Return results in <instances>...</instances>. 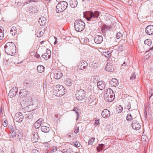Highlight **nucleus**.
Returning a JSON list of instances; mask_svg holds the SVG:
<instances>
[{"label":"nucleus","mask_w":153,"mask_h":153,"mask_svg":"<svg viewBox=\"0 0 153 153\" xmlns=\"http://www.w3.org/2000/svg\"><path fill=\"white\" fill-rule=\"evenodd\" d=\"M35 56L37 58H39L40 57V56L39 54L36 55Z\"/></svg>","instance_id":"nucleus-61"},{"label":"nucleus","mask_w":153,"mask_h":153,"mask_svg":"<svg viewBox=\"0 0 153 153\" xmlns=\"http://www.w3.org/2000/svg\"><path fill=\"white\" fill-rule=\"evenodd\" d=\"M78 66L81 70L85 69L88 66V63L86 61L82 60L78 64Z\"/></svg>","instance_id":"nucleus-8"},{"label":"nucleus","mask_w":153,"mask_h":153,"mask_svg":"<svg viewBox=\"0 0 153 153\" xmlns=\"http://www.w3.org/2000/svg\"><path fill=\"white\" fill-rule=\"evenodd\" d=\"M99 15V13L98 11H95L94 12H88L84 16L88 21H91L92 23H94L97 22V19Z\"/></svg>","instance_id":"nucleus-2"},{"label":"nucleus","mask_w":153,"mask_h":153,"mask_svg":"<svg viewBox=\"0 0 153 153\" xmlns=\"http://www.w3.org/2000/svg\"><path fill=\"white\" fill-rule=\"evenodd\" d=\"M77 3L76 0H71L70 2V5L71 7L74 8L77 6Z\"/></svg>","instance_id":"nucleus-22"},{"label":"nucleus","mask_w":153,"mask_h":153,"mask_svg":"<svg viewBox=\"0 0 153 153\" xmlns=\"http://www.w3.org/2000/svg\"><path fill=\"white\" fill-rule=\"evenodd\" d=\"M99 120H96L95 121V124L94 125L95 126H97V125H99Z\"/></svg>","instance_id":"nucleus-50"},{"label":"nucleus","mask_w":153,"mask_h":153,"mask_svg":"<svg viewBox=\"0 0 153 153\" xmlns=\"http://www.w3.org/2000/svg\"><path fill=\"white\" fill-rule=\"evenodd\" d=\"M85 26L84 22L81 19L76 20L74 23V27L76 31L80 32L84 30Z\"/></svg>","instance_id":"nucleus-3"},{"label":"nucleus","mask_w":153,"mask_h":153,"mask_svg":"<svg viewBox=\"0 0 153 153\" xmlns=\"http://www.w3.org/2000/svg\"><path fill=\"white\" fill-rule=\"evenodd\" d=\"M18 2H21V3L22 4L23 2V0H17Z\"/></svg>","instance_id":"nucleus-64"},{"label":"nucleus","mask_w":153,"mask_h":153,"mask_svg":"<svg viewBox=\"0 0 153 153\" xmlns=\"http://www.w3.org/2000/svg\"><path fill=\"white\" fill-rule=\"evenodd\" d=\"M17 29L15 27H12L10 31V33L13 36H14L17 34Z\"/></svg>","instance_id":"nucleus-21"},{"label":"nucleus","mask_w":153,"mask_h":153,"mask_svg":"<svg viewBox=\"0 0 153 153\" xmlns=\"http://www.w3.org/2000/svg\"><path fill=\"white\" fill-rule=\"evenodd\" d=\"M62 73L60 71H58L54 75V77L56 79H59L62 76Z\"/></svg>","instance_id":"nucleus-23"},{"label":"nucleus","mask_w":153,"mask_h":153,"mask_svg":"<svg viewBox=\"0 0 153 153\" xmlns=\"http://www.w3.org/2000/svg\"><path fill=\"white\" fill-rule=\"evenodd\" d=\"M59 91V89H58V90H56V86L55 88H54V89L53 90V93H54V94H56V93H58V92Z\"/></svg>","instance_id":"nucleus-46"},{"label":"nucleus","mask_w":153,"mask_h":153,"mask_svg":"<svg viewBox=\"0 0 153 153\" xmlns=\"http://www.w3.org/2000/svg\"><path fill=\"white\" fill-rule=\"evenodd\" d=\"M112 96H114V93L112 89L110 88H108L106 91L105 97L108 96L110 97H111Z\"/></svg>","instance_id":"nucleus-16"},{"label":"nucleus","mask_w":153,"mask_h":153,"mask_svg":"<svg viewBox=\"0 0 153 153\" xmlns=\"http://www.w3.org/2000/svg\"><path fill=\"white\" fill-rule=\"evenodd\" d=\"M14 118L16 122L20 123L23 120L24 117L22 113L18 112L15 114Z\"/></svg>","instance_id":"nucleus-6"},{"label":"nucleus","mask_w":153,"mask_h":153,"mask_svg":"<svg viewBox=\"0 0 153 153\" xmlns=\"http://www.w3.org/2000/svg\"><path fill=\"white\" fill-rule=\"evenodd\" d=\"M122 36V34L121 33L118 32L116 35V38L117 39H120Z\"/></svg>","instance_id":"nucleus-39"},{"label":"nucleus","mask_w":153,"mask_h":153,"mask_svg":"<svg viewBox=\"0 0 153 153\" xmlns=\"http://www.w3.org/2000/svg\"><path fill=\"white\" fill-rule=\"evenodd\" d=\"M115 97L114 96H111V97L106 96L105 98V100L107 102H111L114 99Z\"/></svg>","instance_id":"nucleus-29"},{"label":"nucleus","mask_w":153,"mask_h":153,"mask_svg":"<svg viewBox=\"0 0 153 153\" xmlns=\"http://www.w3.org/2000/svg\"><path fill=\"white\" fill-rule=\"evenodd\" d=\"M104 55L106 57L108 58H110L111 53L109 51H108L105 53Z\"/></svg>","instance_id":"nucleus-41"},{"label":"nucleus","mask_w":153,"mask_h":153,"mask_svg":"<svg viewBox=\"0 0 153 153\" xmlns=\"http://www.w3.org/2000/svg\"><path fill=\"white\" fill-rule=\"evenodd\" d=\"M144 44L146 45L150 46L152 44V41L149 39H146L144 41Z\"/></svg>","instance_id":"nucleus-33"},{"label":"nucleus","mask_w":153,"mask_h":153,"mask_svg":"<svg viewBox=\"0 0 153 153\" xmlns=\"http://www.w3.org/2000/svg\"><path fill=\"white\" fill-rule=\"evenodd\" d=\"M31 153H39L38 150L36 149H33Z\"/></svg>","instance_id":"nucleus-48"},{"label":"nucleus","mask_w":153,"mask_h":153,"mask_svg":"<svg viewBox=\"0 0 153 153\" xmlns=\"http://www.w3.org/2000/svg\"><path fill=\"white\" fill-rule=\"evenodd\" d=\"M95 138H91L88 142V145H92L93 144V142L94 141Z\"/></svg>","instance_id":"nucleus-36"},{"label":"nucleus","mask_w":153,"mask_h":153,"mask_svg":"<svg viewBox=\"0 0 153 153\" xmlns=\"http://www.w3.org/2000/svg\"><path fill=\"white\" fill-rule=\"evenodd\" d=\"M42 120V119L40 118L34 123V126L35 128H38L40 127L41 125V122Z\"/></svg>","instance_id":"nucleus-20"},{"label":"nucleus","mask_w":153,"mask_h":153,"mask_svg":"<svg viewBox=\"0 0 153 153\" xmlns=\"http://www.w3.org/2000/svg\"><path fill=\"white\" fill-rule=\"evenodd\" d=\"M44 33V32L42 31H41L40 32L39 36L38 35L37 36L38 37H40L42 36Z\"/></svg>","instance_id":"nucleus-54"},{"label":"nucleus","mask_w":153,"mask_h":153,"mask_svg":"<svg viewBox=\"0 0 153 153\" xmlns=\"http://www.w3.org/2000/svg\"><path fill=\"white\" fill-rule=\"evenodd\" d=\"M68 3L65 1H60L57 5L56 7V11L57 13H60L63 12L67 8Z\"/></svg>","instance_id":"nucleus-4"},{"label":"nucleus","mask_w":153,"mask_h":153,"mask_svg":"<svg viewBox=\"0 0 153 153\" xmlns=\"http://www.w3.org/2000/svg\"><path fill=\"white\" fill-rule=\"evenodd\" d=\"M44 145L45 147H48L50 146V144L48 143H45L43 144Z\"/></svg>","instance_id":"nucleus-51"},{"label":"nucleus","mask_w":153,"mask_h":153,"mask_svg":"<svg viewBox=\"0 0 153 153\" xmlns=\"http://www.w3.org/2000/svg\"><path fill=\"white\" fill-rule=\"evenodd\" d=\"M29 11L30 13H36L37 11L35 7H30L29 8Z\"/></svg>","instance_id":"nucleus-30"},{"label":"nucleus","mask_w":153,"mask_h":153,"mask_svg":"<svg viewBox=\"0 0 153 153\" xmlns=\"http://www.w3.org/2000/svg\"><path fill=\"white\" fill-rule=\"evenodd\" d=\"M73 143L74 144V146L76 147L79 146L80 145V143L77 142H74Z\"/></svg>","instance_id":"nucleus-44"},{"label":"nucleus","mask_w":153,"mask_h":153,"mask_svg":"<svg viewBox=\"0 0 153 153\" xmlns=\"http://www.w3.org/2000/svg\"><path fill=\"white\" fill-rule=\"evenodd\" d=\"M146 33L148 35H153V25H149L147 26L146 28Z\"/></svg>","instance_id":"nucleus-10"},{"label":"nucleus","mask_w":153,"mask_h":153,"mask_svg":"<svg viewBox=\"0 0 153 153\" xmlns=\"http://www.w3.org/2000/svg\"><path fill=\"white\" fill-rule=\"evenodd\" d=\"M36 0H29V1H27L25 2H24L23 3L24 5H25L26 4H28L32 2H36Z\"/></svg>","instance_id":"nucleus-40"},{"label":"nucleus","mask_w":153,"mask_h":153,"mask_svg":"<svg viewBox=\"0 0 153 153\" xmlns=\"http://www.w3.org/2000/svg\"><path fill=\"white\" fill-rule=\"evenodd\" d=\"M16 134V132L15 131H12L11 133V135L13 138H14V137H15Z\"/></svg>","instance_id":"nucleus-45"},{"label":"nucleus","mask_w":153,"mask_h":153,"mask_svg":"<svg viewBox=\"0 0 153 153\" xmlns=\"http://www.w3.org/2000/svg\"><path fill=\"white\" fill-rule=\"evenodd\" d=\"M105 85L102 81H99L97 83V87L100 90H102L104 89Z\"/></svg>","instance_id":"nucleus-17"},{"label":"nucleus","mask_w":153,"mask_h":153,"mask_svg":"<svg viewBox=\"0 0 153 153\" xmlns=\"http://www.w3.org/2000/svg\"><path fill=\"white\" fill-rule=\"evenodd\" d=\"M132 114H135L137 112V109H134L131 111Z\"/></svg>","instance_id":"nucleus-52"},{"label":"nucleus","mask_w":153,"mask_h":153,"mask_svg":"<svg viewBox=\"0 0 153 153\" xmlns=\"http://www.w3.org/2000/svg\"><path fill=\"white\" fill-rule=\"evenodd\" d=\"M85 92L80 89L76 91V98L79 100H82L85 97Z\"/></svg>","instance_id":"nucleus-5"},{"label":"nucleus","mask_w":153,"mask_h":153,"mask_svg":"<svg viewBox=\"0 0 153 153\" xmlns=\"http://www.w3.org/2000/svg\"><path fill=\"white\" fill-rule=\"evenodd\" d=\"M118 108L119 109V111H118L119 112H122V111L123 110V108L121 105H120L118 107Z\"/></svg>","instance_id":"nucleus-49"},{"label":"nucleus","mask_w":153,"mask_h":153,"mask_svg":"<svg viewBox=\"0 0 153 153\" xmlns=\"http://www.w3.org/2000/svg\"><path fill=\"white\" fill-rule=\"evenodd\" d=\"M153 90L152 89H151L149 91V93L151 94V95L149 97V98H150L153 95Z\"/></svg>","instance_id":"nucleus-53"},{"label":"nucleus","mask_w":153,"mask_h":153,"mask_svg":"<svg viewBox=\"0 0 153 153\" xmlns=\"http://www.w3.org/2000/svg\"><path fill=\"white\" fill-rule=\"evenodd\" d=\"M56 90H63L64 89V87L63 86L60 85H58L56 86Z\"/></svg>","instance_id":"nucleus-34"},{"label":"nucleus","mask_w":153,"mask_h":153,"mask_svg":"<svg viewBox=\"0 0 153 153\" xmlns=\"http://www.w3.org/2000/svg\"><path fill=\"white\" fill-rule=\"evenodd\" d=\"M22 4L21 3V2H19L18 1L17 2V4L16 5V6H21Z\"/></svg>","instance_id":"nucleus-57"},{"label":"nucleus","mask_w":153,"mask_h":153,"mask_svg":"<svg viewBox=\"0 0 153 153\" xmlns=\"http://www.w3.org/2000/svg\"><path fill=\"white\" fill-rule=\"evenodd\" d=\"M90 67L91 68L93 69H95L97 68V65L95 63H93L90 65Z\"/></svg>","instance_id":"nucleus-37"},{"label":"nucleus","mask_w":153,"mask_h":153,"mask_svg":"<svg viewBox=\"0 0 153 153\" xmlns=\"http://www.w3.org/2000/svg\"><path fill=\"white\" fill-rule=\"evenodd\" d=\"M57 149V147L56 146H53L51 149V153H53L55 152Z\"/></svg>","instance_id":"nucleus-35"},{"label":"nucleus","mask_w":153,"mask_h":153,"mask_svg":"<svg viewBox=\"0 0 153 153\" xmlns=\"http://www.w3.org/2000/svg\"><path fill=\"white\" fill-rule=\"evenodd\" d=\"M132 119V116L131 114H128L126 116V120L127 121H130Z\"/></svg>","instance_id":"nucleus-38"},{"label":"nucleus","mask_w":153,"mask_h":153,"mask_svg":"<svg viewBox=\"0 0 153 153\" xmlns=\"http://www.w3.org/2000/svg\"><path fill=\"white\" fill-rule=\"evenodd\" d=\"M94 39L95 43L100 44L103 41V37L102 36L97 35L95 36Z\"/></svg>","instance_id":"nucleus-12"},{"label":"nucleus","mask_w":153,"mask_h":153,"mask_svg":"<svg viewBox=\"0 0 153 153\" xmlns=\"http://www.w3.org/2000/svg\"><path fill=\"white\" fill-rule=\"evenodd\" d=\"M47 22V19L44 17H41L39 18V22L41 26L45 25Z\"/></svg>","instance_id":"nucleus-18"},{"label":"nucleus","mask_w":153,"mask_h":153,"mask_svg":"<svg viewBox=\"0 0 153 153\" xmlns=\"http://www.w3.org/2000/svg\"><path fill=\"white\" fill-rule=\"evenodd\" d=\"M79 114H77V118H76V120H78V119H79Z\"/></svg>","instance_id":"nucleus-62"},{"label":"nucleus","mask_w":153,"mask_h":153,"mask_svg":"<svg viewBox=\"0 0 153 153\" xmlns=\"http://www.w3.org/2000/svg\"><path fill=\"white\" fill-rule=\"evenodd\" d=\"M125 108L128 109L129 110V111H130V109L131 108V104L130 103H128L127 105H126L125 107Z\"/></svg>","instance_id":"nucleus-42"},{"label":"nucleus","mask_w":153,"mask_h":153,"mask_svg":"<svg viewBox=\"0 0 153 153\" xmlns=\"http://www.w3.org/2000/svg\"><path fill=\"white\" fill-rule=\"evenodd\" d=\"M131 126L135 130H138L141 127V126L139 123L135 120L132 122Z\"/></svg>","instance_id":"nucleus-11"},{"label":"nucleus","mask_w":153,"mask_h":153,"mask_svg":"<svg viewBox=\"0 0 153 153\" xmlns=\"http://www.w3.org/2000/svg\"><path fill=\"white\" fill-rule=\"evenodd\" d=\"M103 146V144H99L98 146L97 147V149L98 152H100L102 151L103 149L102 147Z\"/></svg>","instance_id":"nucleus-32"},{"label":"nucleus","mask_w":153,"mask_h":153,"mask_svg":"<svg viewBox=\"0 0 153 153\" xmlns=\"http://www.w3.org/2000/svg\"><path fill=\"white\" fill-rule=\"evenodd\" d=\"M65 83L68 86H71L72 84V80L70 78H66Z\"/></svg>","instance_id":"nucleus-28"},{"label":"nucleus","mask_w":153,"mask_h":153,"mask_svg":"<svg viewBox=\"0 0 153 153\" xmlns=\"http://www.w3.org/2000/svg\"><path fill=\"white\" fill-rule=\"evenodd\" d=\"M126 65L127 63H126L125 62H124L122 65V66H126Z\"/></svg>","instance_id":"nucleus-63"},{"label":"nucleus","mask_w":153,"mask_h":153,"mask_svg":"<svg viewBox=\"0 0 153 153\" xmlns=\"http://www.w3.org/2000/svg\"><path fill=\"white\" fill-rule=\"evenodd\" d=\"M50 130V128L46 126H43L41 127V130L42 131L45 133L48 132Z\"/></svg>","instance_id":"nucleus-25"},{"label":"nucleus","mask_w":153,"mask_h":153,"mask_svg":"<svg viewBox=\"0 0 153 153\" xmlns=\"http://www.w3.org/2000/svg\"><path fill=\"white\" fill-rule=\"evenodd\" d=\"M44 67L41 65H39L37 67V70L39 73H42L43 72L44 70Z\"/></svg>","instance_id":"nucleus-27"},{"label":"nucleus","mask_w":153,"mask_h":153,"mask_svg":"<svg viewBox=\"0 0 153 153\" xmlns=\"http://www.w3.org/2000/svg\"><path fill=\"white\" fill-rule=\"evenodd\" d=\"M79 129H76L74 130V132L75 133H77L79 132Z\"/></svg>","instance_id":"nucleus-59"},{"label":"nucleus","mask_w":153,"mask_h":153,"mask_svg":"<svg viewBox=\"0 0 153 153\" xmlns=\"http://www.w3.org/2000/svg\"><path fill=\"white\" fill-rule=\"evenodd\" d=\"M10 129L12 131H14V128L12 126H10Z\"/></svg>","instance_id":"nucleus-60"},{"label":"nucleus","mask_w":153,"mask_h":153,"mask_svg":"<svg viewBox=\"0 0 153 153\" xmlns=\"http://www.w3.org/2000/svg\"><path fill=\"white\" fill-rule=\"evenodd\" d=\"M136 78V75H135V73H134L132 74L131 76L130 77L131 79H135Z\"/></svg>","instance_id":"nucleus-47"},{"label":"nucleus","mask_w":153,"mask_h":153,"mask_svg":"<svg viewBox=\"0 0 153 153\" xmlns=\"http://www.w3.org/2000/svg\"><path fill=\"white\" fill-rule=\"evenodd\" d=\"M51 52L50 51L47 49L46 53L44 54H42V56L46 59H48L51 57Z\"/></svg>","instance_id":"nucleus-15"},{"label":"nucleus","mask_w":153,"mask_h":153,"mask_svg":"<svg viewBox=\"0 0 153 153\" xmlns=\"http://www.w3.org/2000/svg\"><path fill=\"white\" fill-rule=\"evenodd\" d=\"M88 38H86L84 39V42L87 43L88 42Z\"/></svg>","instance_id":"nucleus-56"},{"label":"nucleus","mask_w":153,"mask_h":153,"mask_svg":"<svg viewBox=\"0 0 153 153\" xmlns=\"http://www.w3.org/2000/svg\"><path fill=\"white\" fill-rule=\"evenodd\" d=\"M29 81L28 80L26 79L25 80L24 83H26L27 85H28L29 84Z\"/></svg>","instance_id":"nucleus-58"},{"label":"nucleus","mask_w":153,"mask_h":153,"mask_svg":"<svg viewBox=\"0 0 153 153\" xmlns=\"http://www.w3.org/2000/svg\"><path fill=\"white\" fill-rule=\"evenodd\" d=\"M33 112L32 111L27 112L26 114V117L28 119H31L33 117Z\"/></svg>","instance_id":"nucleus-24"},{"label":"nucleus","mask_w":153,"mask_h":153,"mask_svg":"<svg viewBox=\"0 0 153 153\" xmlns=\"http://www.w3.org/2000/svg\"><path fill=\"white\" fill-rule=\"evenodd\" d=\"M110 111L107 109H104L102 112L101 115L104 118H107L110 116Z\"/></svg>","instance_id":"nucleus-13"},{"label":"nucleus","mask_w":153,"mask_h":153,"mask_svg":"<svg viewBox=\"0 0 153 153\" xmlns=\"http://www.w3.org/2000/svg\"><path fill=\"white\" fill-rule=\"evenodd\" d=\"M65 89L64 88V89L63 90H59L58 92V93H57L56 94H54V95L58 97L62 96L65 94Z\"/></svg>","instance_id":"nucleus-26"},{"label":"nucleus","mask_w":153,"mask_h":153,"mask_svg":"<svg viewBox=\"0 0 153 153\" xmlns=\"http://www.w3.org/2000/svg\"><path fill=\"white\" fill-rule=\"evenodd\" d=\"M73 111H75L77 115V114H79V110L77 108L74 107V108Z\"/></svg>","instance_id":"nucleus-43"},{"label":"nucleus","mask_w":153,"mask_h":153,"mask_svg":"<svg viewBox=\"0 0 153 153\" xmlns=\"http://www.w3.org/2000/svg\"><path fill=\"white\" fill-rule=\"evenodd\" d=\"M106 71L111 72L114 70V68L113 64L111 62H108L105 67Z\"/></svg>","instance_id":"nucleus-9"},{"label":"nucleus","mask_w":153,"mask_h":153,"mask_svg":"<svg viewBox=\"0 0 153 153\" xmlns=\"http://www.w3.org/2000/svg\"><path fill=\"white\" fill-rule=\"evenodd\" d=\"M19 96L20 98H23L28 94V91L26 89H22L19 92Z\"/></svg>","instance_id":"nucleus-14"},{"label":"nucleus","mask_w":153,"mask_h":153,"mask_svg":"<svg viewBox=\"0 0 153 153\" xmlns=\"http://www.w3.org/2000/svg\"><path fill=\"white\" fill-rule=\"evenodd\" d=\"M4 30L2 27H0V40L4 37Z\"/></svg>","instance_id":"nucleus-31"},{"label":"nucleus","mask_w":153,"mask_h":153,"mask_svg":"<svg viewBox=\"0 0 153 153\" xmlns=\"http://www.w3.org/2000/svg\"><path fill=\"white\" fill-rule=\"evenodd\" d=\"M5 52L7 54L13 56L16 53V47L12 42H8L4 46Z\"/></svg>","instance_id":"nucleus-1"},{"label":"nucleus","mask_w":153,"mask_h":153,"mask_svg":"<svg viewBox=\"0 0 153 153\" xmlns=\"http://www.w3.org/2000/svg\"><path fill=\"white\" fill-rule=\"evenodd\" d=\"M3 125L5 127H6L7 126V124L6 123L5 121H4V122L3 123Z\"/></svg>","instance_id":"nucleus-55"},{"label":"nucleus","mask_w":153,"mask_h":153,"mask_svg":"<svg viewBox=\"0 0 153 153\" xmlns=\"http://www.w3.org/2000/svg\"><path fill=\"white\" fill-rule=\"evenodd\" d=\"M110 83L112 86L114 87L117 86L119 84L118 81L115 78H113L110 82Z\"/></svg>","instance_id":"nucleus-19"},{"label":"nucleus","mask_w":153,"mask_h":153,"mask_svg":"<svg viewBox=\"0 0 153 153\" xmlns=\"http://www.w3.org/2000/svg\"><path fill=\"white\" fill-rule=\"evenodd\" d=\"M18 88L16 87H13L10 91L8 95L10 97L15 96L18 92Z\"/></svg>","instance_id":"nucleus-7"}]
</instances>
